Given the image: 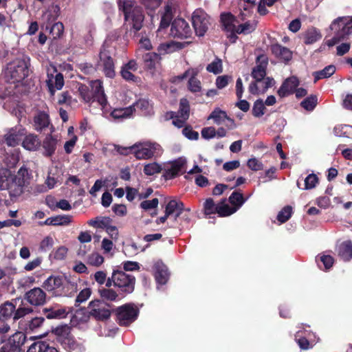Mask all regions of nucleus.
Wrapping results in <instances>:
<instances>
[{
    "label": "nucleus",
    "mask_w": 352,
    "mask_h": 352,
    "mask_svg": "<svg viewBox=\"0 0 352 352\" xmlns=\"http://www.w3.org/2000/svg\"><path fill=\"white\" fill-rule=\"evenodd\" d=\"M187 43H181L170 41L160 44L157 47V51L160 54H165L173 52L176 50L182 49L186 46Z\"/></svg>",
    "instance_id": "a878e982"
},
{
    "label": "nucleus",
    "mask_w": 352,
    "mask_h": 352,
    "mask_svg": "<svg viewBox=\"0 0 352 352\" xmlns=\"http://www.w3.org/2000/svg\"><path fill=\"white\" fill-rule=\"evenodd\" d=\"M64 26L60 22L55 23L50 28V34L54 38H59L63 33Z\"/></svg>",
    "instance_id": "5fc2aeb1"
},
{
    "label": "nucleus",
    "mask_w": 352,
    "mask_h": 352,
    "mask_svg": "<svg viewBox=\"0 0 352 352\" xmlns=\"http://www.w3.org/2000/svg\"><path fill=\"white\" fill-rule=\"evenodd\" d=\"M171 19V9L168 6H167L165 7L164 13L162 16L158 32H161L164 29H166L170 25Z\"/></svg>",
    "instance_id": "4c0bfd02"
},
{
    "label": "nucleus",
    "mask_w": 352,
    "mask_h": 352,
    "mask_svg": "<svg viewBox=\"0 0 352 352\" xmlns=\"http://www.w3.org/2000/svg\"><path fill=\"white\" fill-rule=\"evenodd\" d=\"M318 182H319L318 177L316 174H314V173L309 174L305 179V187L302 189L303 190L313 189L318 184Z\"/></svg>",
    "instance_id": "49530a36"
},
{
    "label": "nucleus",
    "mask_w": 352,
    "mask_h": 352,
    "mask_svg": "<svg viewBox=\"0 0 352 352\" xmlns=\"http://www.w3.org/2000/svg\"><path fill=\"white\" fill-rule=\"evenodd\" d=\"M41 146V141L36 135L30 133L23 140L22 146L30 151H36Z\"/></svg>",
    "instance_id": "393cba45"
},
{
    "label": "nucleus",
    "mask_w": 352,
    "mask_h": 352,
    "mask_svg": "<svg viewBox=\"0 0 352 352\" xmlns=\"http://www.w3.org/2000/svg\"><path fill=\"white\" fill-rule=\"evenodd\" d=\"M14 310L15 306L12 302H7L1 307V313L3 318H8L11 316Z\"/></svg>",
    "instance_id": "bf43d9fd"
},
{
    "label": "nucleus",
    "mask_w": 352,
    "mask_h": 352,
    "mask_svg": "<svg viewBox=\"0 0 352 352\" xmlns=\"http://www.w3.org/2000/svg\"><path fill=\"white\" fill-rule=\"evenodd\" d=\"M198 73L199 69L197 68L188 69L183 74L173 78L172 82L177 85L179 82L186 80L188 88H201V82L197 78Z\"/></svg>",
    "instance_id": "2eb2a0df"
},
{
    "label": "nucleus",
    "mask_w": 352,
    "mask_h": 352,
    "mask_svg": "<svg viewBox=\"0 0 352 352\" xmlns=\"http://www.w3.org/2000/svg\"><path fill=\"white\" fill-rule=\"evenodd\" d=\"M32 309L29 307H19L15 311L13 319L14 320L25 316V315L31 313Z\"/></svg>",
    "instance_id": "e2e57ef3"
},
{
    "label": "nucleus",
    "mask_w": 352,
    "mask_h": 352,
    "mask_svg": "<svg viewBox=\"0 0 352 352\" xmlns=\"http://www.w3.org/2000/svg\"><path fill=\"white\" fill-rule=\"evenodd\" d=\"M80 94L86 102H98L103 111V113L106 114L104 108L107 103L106 96L103 89H79Z\"/></svg>",
    "instance_id": "ddd939ff"
},
{
    "label": "nucleus",
    "mask_w": 352,
    "mask_h": 352,
    "mask_svg": "<svg viewBox=\"0 0 352 352\" xmlns=\"http://www.w3.org/2000/svg\"><path fill=\"white\" fill-rule=\"evenodd\" d=\"M46 83L48 88H62L64 86L63 76L60 73H57L54 65H50V67L47 69Z\"/></svg>",
    "instance_id": "aec40b11"
},
{
    "label": "nucleus",
    "mask_w": 352,
    "mask_h": 352,
    "mask_svg": "<svg viewBox=\"0 0 352 352\" xmlns=\"http://www.w3.org/2000/svg\"><path fill=\"white\" fill-rule=\"evenodd\" d=\"M90 316L89 311H87L83 309H78L72 317L71 323L74 326L86 323L88 322Z\"/></svg>",
    "instance_id": "c756f323"
},
{
    "label": "nucleus",
    "mask_w": 352,
    "mask_h": 352,
    "mask_svg": "<svg viewBox=\"0 0 352 352\" xmlns=\"http://www.w3.org/2000/svg\"><path fill=\"white\" fill-rule=\"evenodd\" d=\"M322 37L320 32L314 28L308 29L304 35V41L306 44H312L319 41Z\"/></svg>",
    "instance_id": "f704fd0d"
},
{
    "label": "nucleus",
    "mask_w": 352,
    "mask_h": 352,
    "mask_svg": "<svg viewBox=\"0 0 352 352\" xmlns=\"http://www.w3.org/2000/svg\"><path fill=\"white\" fill-rule=\"evenodd\" d=\"M186 160L179 157L165 165V175L167 179H172L185 171Z\"/></svg>",
    "instance_id": "dca6fc26"
},
{
    "label": "nucleus",
    "mask_w": 352,
    "mask_h": 352,
    "mask_svg": "<svg viewBox=\"0 0 352 352\" xmlns=\"http://www.w3.org/2000/svg\"><path fill=\"white\" fill-rule=\"evenodd\" d=\"M30 58L25 55L15 58L7 65L3 76L0 79L1 84L4 88H19L23 85V80L28 75Z\"/></svg>",
    "instance_id": "f257e3e1"
},
{
    "label": "nucleus",
    "mask_w": 352,
    "mask_h": 352,
    "mask_svg": "<svg viewBox=\"0 0 352 352\" xmlns=\"http://www.w3.org/2000/svg\"><path fill=\"white\" fill-rule=\"evenodd\" d=\"M55 333L58 336V342L66 350H81V347L71 335L70 328L68 326L65 325L57 327L55 329Z\"/></svg>",
    "instance_id": "9b49d317"
},
{
    "label": "nucleus",
    "mask_w": 352,
    "mask_h": 352,
    "mask_svg": "<svg viewBox=\"0 0 352 352\" xmlns=\"http://www.w3.org/2000/svg\"><path fill=\"white\" fill-rule=\"evenodd\" d=\"M88 308L90 316L97 320H106L111 316V311L103 300H92L89 302Z\"/></svg>",
    "instance_id": "f8f14e48"
},
{
    "label": "nucleus",
    "mask_w": 352,
    "mask_h": 352,
    "mask_svg": "<svg viewBox=\"0 0 352 352\" xmlns=\"http://www.w3.org/2000/svg\"><path fill=\"white\" fill-rule=\"evenodd\" d=\"M129 149L138 160H148L157 157L162 153V146L151 141L137 142L129 146Z\"/></svg>",
    "instance_id": "39448f33"
},
{
    "label": "nucleus",
    "mask_w": 352,
    "mask_h": 352,
    "mask_svg": "<svg viewBox=\"0 0 352 352\" xmlns=\"http://www.w3.org/2000/svg\"><path fill=\"white\" fill-rule=\"evenodd\" d=\"M271 51L276 57L284 62H288L292 58V51L278 43L272 45Z\"/></svg>",
    "instance_id": "5701e85b"
},
{
    "label": "nucleus",
    "mask_w": 352,
    "mask_h": 352,
    "mask_svg": "<svg viewBox=\"0 0 352 352\" xmlns=\"http://www.w3.org/2000/svg\"><path fill=\"white\" fill-rule=\"evenodd\" d=\"M6 180L1 181L0 190H8L11 198L21 196L30 184V175L25 166L19 168L17 173L11 175L8 170H5Z\"/></svg>",
    "instance_id": "7ed1b4c3"
},
{
    "label": "nucleus",
    "mask_w": 352,
    "mask_h": 352,
    "mask_svg": "<svg viewBox=\"0 0 352 352\" xmlns=\"http://www.w3.org/2000/svg\"><path fill=\"white\" fill-rule=\"evenodd\" d=\"M201 136L203 138L209 140L216 137V129L213 126H208L202 129Z\"/></svg>",
    "instance_id": "774afa93"
},
{
    "label": "nucleus",
    "mask_w": 352,
    "mask_h": 352,
    "mask_svg": "<svg viewBox=\"0 0 352 352\" xmlns=\"http://www.w3.org/2000/svg\"><path fill=\"white\" fill-rule=\"evenodd\" d=\"M132 106L133 107L134 109L135 107H136L137 109L142 110L144 113H148L150 112L151 104L147 100L140 99L134 103Z\"/></svg>",
    "instance_id": "6e6d98bb"
},
{
    "label": "nucleus",
    "mask_w": 352,
    "mask_h": 352,
    "mask_svg": "<svg viewBox=\"0 0 352 352\" xmlns=\"http://www.w3.org/2000/svg\"><path fill=\"white\" fill-rule=\"evenodd\" d=\"M111 219L109 217H96V219H90L88 224L96 228H104L110 224Z\"/></svg>",
    "instance_id": "79ce46f5"
},
{
    "label": "nucleus",
    "mask_w": 352,
    "mask_h": 352,
    "mask_svg": "<svg viewBox=\"0 0 352 352\" xmlns=\"http://www.w3.org/2000/svg\"><path fill=\"white\" fill-rule=\"evenodd\" d=\"M192 23L196 34L203 36L210 25V18L204 10L198 8L192 14Z\"/></svg>",
    "instance_id": "9d476101"
},
{
    "label": "nucleus",
    "mask_w": 352,
    "mask_h": 352,
    "mask_svg": "<svg viewBox=\"0 0 352 352\" xmlns=\"http://www.w3.org/2000/svg\"><path fill=\"white\" fill-rule=\"evenodd\" d=\"M100 59L103 64V70L107 77L113 78L115 75L114 63L113 59L104 47L100 52Z\"/></svg>",
    "instance_id": "412c9836"
},
{
    "label": "nucleus",
    "mask_w": 352,
    "mask_h": 352,
    "mask_svg": "<svg viewBox=\"0 0 352 352\" xmlns=\"http://www.w3.org/2000/svg\"><path fill=\"white\" fill-rule=\"evenodd\" d=\"M299 85V80L297 77L292 76L286 78L280 88H297Z\"/></svg>",
    "instance_id": "4d7b16f0"
},
{
    "label": "nucleus",
    "mask_w": 352,
    "mask_h": 352,
    "mask_svg": "<svg viewBox=\"0 0 352 352\" xmlns=\"http://www.w3.org/2000/svg\"><path fill=\"white\" fill-rule=\"evenodd\" d=\"M113 283L122 292L131 294L135 288V278L122 270H113Z\"/></svg>",
    "instance_id": "0eeeda50"
},
{
    "label": "nucleus",
    "mask_w": 352,
    "mask_h": 352,
    "mask_svg": "<svg viewBox=\"0 0 352 352\" xmlns=\"http://www.w3.org/2000/svg\"><path fill=\"white\" fill-rule=\"evenodd\" d=\"M229 201L234 206L233 208H237L238 210L245 203V199L243 198L242 193L234 191L230 196Z\"/></svg>",
    "instance_id": "e433bc0d"
},
{
    "label": "nucleus",
    "mask_w": 352,
    "mask_h": 352,
    "mask_svg": "<svg viewBox=\"0 0 352 352\" xmlns=\"http://www.w3.org/2000/svg\"><path fill=\"white\" fill-rule=\"evenodd\" d=\"M218 204H215L212 199H207L204 203V212L206 215L217 213Z\"/></svg>",
    "instance_id": "603ef678"
},
{
    "label": "nucleus",
    "mask_w": 352,
    "mask_h": 352,
    "mask_svg": "<svg viewBox=\"0 0 352 352\" xmlns=\"http://www.w3.org/2000/svg\"><path fill=\"white\" fill-rule=\"evenodd\" d=\"M265 76V67L257 65L252 71V78H253V80L249 85V88H258L261 86L260 84L262 82L261 80L264 79Z\"/></svg>",
    "instance_id": "bb28decb"
},
{
    "label": "nucleus",
    "mask_w": 352,
    "mask_h": 352,
    "mask_svg": "<svg viewBox=\"0 0 352 352\" xmlns=\"http://www.w3.org/2000/svg\"><path fill=\"white\" fill-rule=\"evenodd\" d=\"M134 112L133 106H129L125 108H116L114 109L111 113L110 116L114 120H124L130 118Z\"/></svg>",
    "instance_id": "cd10ccee"
},
{
    "label": "nucleus",
    "mask_w": 352,
    "mask_h": 352,
    "mask_svg": "<svg viewBox=\"0 0 352 352\" xmlns=\"http://www.w3.org/2000/svg\"><path fill=\"white\" fill-rule=\"evenodd\" d=\"M46 293L40 287H34L27 292L25 299L33 306H41L46 302Z\"/></svg>",
    "instance_id": "6ab92c4d"
},
{
    "label": "nucleus",
    "mask_w": 352,
    "mask_h": 352,
    "mask_svg": "<svg viewBox=\"0 0 352 352\" xmlns=\"http://www.w3.org/2000/svg\"><path fill=\"white\" fill-rule=\"evenodd\" d=\"M221 21L225 30L230 32V39L234 41L236 38L235 30L236 27L234 24V16L230 13H223L221 15Z\"/></svg>",
    "instance_id": "4be33fe9"
},
{
    "label": "nucleus",
    "mask_w": 352,
    "mask_h": 352,
    "mask_svg": "<svg viewBox=\"0 0 352 352\" xmlns=\"http://www.w3.org/2000/svg\"><path fill=\"white\" fill-rule=\"evenodd\" d=\"M118 6L124 15L125 21L135 32L139 31L144 19L142 10L131 0L119 1Z\"/></svg>",
    "instance_id": "20e7f679"
},
{
    "label": "nucleus",
    "mask_w": 352,
    "mask_h": 352,
    "mask_svg": "<svg viewBox=\"0 0 352 352\" xmlns=\"http://www.w3.org/2000/svg\"><path fill=\"white\" fill-rule=\"evenodd\" d=\"M208 120H212L217 125L225 124L229 129H234L236 126L234 120L229 118L226 111L218 107L211 112Z\"/></svg>",
    "instance_id": "f3484780"
},
{
    "label": "nucleus",
    "mask_w": 352,
    "mask_h": 352,
    "mask_svg": "<svg viewBox=\"0 0 352 352\" xmlns=\"http://www.w3.org/2000/svg\"><path fill=\"white\" fill-rule=\"evenodd\" d=\"M145 66L148 69H153L160 60V54L155 52H147L143 56Z\"/></svg>",
    "instance_id": "72a5a7b5"
},
{
    "label": "nucleus",
    "mask_w": 352,
    "mask_h": 352,
    "mask_svg": "<svg viewBox=\"0 0 352 352\" xmlns=\"http://www.w3.org/2000/svg\"><path fill=\"white\" fill-rule=\"evenodd\" d=\"M104 262L103 256L98 252H93L87 257V263L93 266L98 267Z\"/></svg>",
    "instance_id": "de8ad7c7"
},
{
    "label": "nucleus",
    "mask_w": 352,
    "mask_h": 352,
    "mask_svg": "<svg viewBox=\"0 0 352 352\" xmlns=\"http://www.w3.org/2000/svg\"><path fill=\"white\" fill-rule=\"evenodd\" d=\"M296 340L300 349L306 350L310 347V344L307 338L305 337H302L300 334V331H298L296 333Z\"/></svg>",
    "instance_id": "0e129e2a"
},
{
    "label": "nucleus",
    "mask_w": 352,
    "mask_h": 352,
    "mask_svg": "<svg viewBox=\"0 0 352 352\" xmlns=\"http://www.w3.org/2000/svg\"><path fill=\"white\" fill-rule=\"evenodd\" d=\"M330 28L335 36L332 38V45L340 40L346 38L352 33V16H342L335 19L331 24Z\"/></svg>",
    "instance_id": "423d86ee"
},
{
    "label": "nucleus",
    "mask_w": 352,
    "mask_h": 352,
    "mask_svg": "<svg viewBox=\"0 0 352 352\" xmlns=\"http://www.w3.org/2000/svg\"><path fill=\"white\" fill-rule=\"evenodd\" d=\"M56 226L68 225L72 222V217L70 215H57L54 217Z\"/></svg>",
    "instance_id": "052dcab7"
},
{
    "label": "nucleus",
    "mask_w": 352,
    "mask_h": 352,
    "mask_svg": "<svg viewBox=\"0 0 352 352\" xmlns=\"http://www.w3.org/2000/svg\"><path fill=\"white\" fill-rule=\"evenodd\" d=\"M256 24L254 23L245 22L238 25L236 28L235 33L238 34H249L255 29Z\"/></svg>",
    "instance_id": "8fccbe9b"
},
{
    "label": "nucleus",
    "mask_w": 352,
    "mask_h": 352,
    "mask_svg": "<svg viewBox=\"0 0 352 352\" xmlns=\"http://www.w3.org/2000/svg\"><path fill=\"white\" fill-rule=\"evenodd\" d=\"M184 210V204L176 200L170 201L166 205L165 212L167 215H170L176 212L175 219H177Z\"/></svg>",
    "instance_id": "2f4dec72"
},
{
    "label": "nucleus",
    "mask_w": 352,
    "mask_h": 352,
    "mask_svg": "<svg viewBox=\"0 0 352 352\" xmlns=\"http://www.w3.org/2000/svg\"><path fill=\"white\" fill-rule=\"evenodd\" d=\"M158 204H159L158 199L154 198L151 200L143 201L140 204V208L145 210H151V209L157 208L158 206Z\"/></svg>",
    "instance_id": "680f3d73"
},
{
    "label": "nucleus",
    "mask_w": 352,
    "mask_h": 352,
    "mask_svg": "<svg viewBox=\"0 0 352 352\" xmlns=\"http://www.w3.org/2000/svg\"><path fill=\"white\" fill-rule=\"evenodd\" d=\"M58 142L57 137L51 134L47 135L42 144L43 148L44 149V155L48 157L52 155L56 149Z\"/></svg>",
    "instance_id": "b1692460"
},
{
    "label": "nucleus",
    "mask_w": 352,
    "mask_h": 352,
    "mask_svg": "<svg viewBox=\"0 0 352 352\" xmlns=\"http://www.w3.org/2000/svg\"><path fill=\"white\" fill-rule=\"evenodd\" d=\"M338 254L344 261L351 260L352 258V243L351 241L343 242L339 247Z\"/></svg>",
    "instance_id": "473e14b6"
},
{
    "label": "nucleus",
    "mask_w": 352,
    "mask_h": 352,
    "mask_svg": "<svg viewBox=\"0 0 352 352\" xmlns=\"http://www.w3.org/2000/svg\"><path fill=\"white\" fill-rule=\"evenodd\" d=\"M68 311L65 308H52L47 310V318H63Z\"/></svg>",
    "instance_id": "a19ab883"
},
{
    "label": "nucleus",
    "mask_w": 352,
    "mask_h": 352,
    "mask_svg": "<svg viewBox=\"0 0 352 352\" xmlns=\"http://www.w3.org/2000/svg\"><path fill=\"white\" fill-rule=\"evenodd\" d=\"M265 104L262 100H257L254 102L252 108V114L254 117L259 118L265 113Z\"/></svg>",
    "instance_id": "09e8293b"
},
{
    "label": "nucleus",
    "mask_w": 352,
    "mask_h": 352,
    "mask_svg": "<svg viewBox=\"0 0 352 352\" xmlns=\"http://www.w3.org/2000/svg\"><path fill=\"white\" fill-rule=\"evenodd\" d=\"M25 341L26 336L21 331L14 333L6 341L1 336L0 338V344H3L0 348V352H21Z\"/></svg>",
    "instance_id": "6e6552de"
},
{
    "label": "nucleus",
    "mask_w": 352,
    "mask_h": 352,
    "mask_svg": "<svg viewBox=\"0 0 352 352\" xmlns=\"http://www.w3.org/2000/svg\"><path fill=\"white\" fill-rule=\"evenodd\" d=\"M192 31L189 24L183 19H175L170 28V34L173 37L187 38L190 36Z\"/></svg>",
    "instance_id": "4468645a"
},
{
    "label": "nucleus",
    "mask_w": 352,
    "mask_h": 352,
    "mask_svg": "<svg viewBox=\"0 0 352 352\" xmlns=\"http://www.w3.org/2000/svg\"><path fill=\"white\" fill-rule=\"evenodd\" d=\"M206 69L208 72L214 74L221 73L223 69L221 60L216 58L211 63L208 65Z\"/></svg>",
    "instance_id": "a18cd8bd"
},
{
    "label": "nucleus",
    "mask_w": 352,
    "mask_h": 352,
    "mask_svg": "<svg viewBox=\"0 0 352 352\" xmlns=\"http://www.w3.org/2000/svg\"><path fill=\"white\" fill-rule=\"evenodd\" d=\"M99 293L103 300L109 301H114L118 296V294L114 290L109 288L100 289H99Z\"/></svg>",
    "instance_id": "c03bdc74"
},
{
    "label": "nucleus",
    "mask_w": 352,
    "mask_h": 352,
    "mask_svg": "<svg viewBox=\"0 0 352 352\" xmlns=\"http://www.w3.org/2000/svg\"><path fill=\"white\" fill-rule=\"evenodd\" d=\"M45 342L43 341L34 342L29 346L27 352H44Z\"/></svg>",
    "instance_id": "338daca9"
},
{
    "label": "nucleus",
    "mask_w": 352,
    "mask_h": 352,
    "mask_svg": "<svg viewBox=\"0 0 352 352\" xmlns=\"http://www.w3.org/2000/svg\"><path fill=\"white\" fill-rule=\"evenodd\" d=\"M138 314V309L133 304H125L116 309L117 320L122 326H128L133 322Z\"/></svg>",
    "instance_id": "1a4fd4ad"
},
{
    "label": "nucleus",
    "mask_w": 352,
    "mask_h": 352,
    "mask_svg": "<svg viewBox=\"0 0 352 352\" xmlns=\"http://www.w3.org/2000/svg\"><path fill=\"white\" fill-rule=\"evenodd\" d=\"M50 124V118L48 114L45 112H39L34 118V129L41 131L47 128Z\"/></svg>",
    "instance_id": "c85d7f7f"
},
{
    "label": "nucleus",
    "mask_w": 352,
    "mask_h": 352,
    "mask_svg": "<svg viewBox=\"0 0 352 352\" xmlns=\"http://www.w3.org/2000/svg\"><path fill=\"white\" fill-rule=\"evenodd\" d=\"M167 116H169L170 118L173 119V124L178 128L182 127L188 120L184 119V118H179V116L176 115V112L173 111L168 113Z\"/></svg>",
    "instance_id": "13d9d810"
},
{
    "label": "nucleus",
    "mask_w": 352,
    "mask_h": 352,
    "mask_svg": "<svg viewBox=\"0 0 352 352\" xmlns=\"http://www.w3.org/2000/svg\"><path fill=\"white\" fill-rule=\"evenodd\" d=\"M336 67L333 65H329L325 67L324 69L316 72L314 73L315 81L322 79L327 78L331 76L336 72Z\"/></svg>",
    "instance_id": "c9c22d12"
},
{
    "label": "nucleus",
    "mask_w": 352,
    "mask_h": 352,
    "mask_svg": "<svg viewBox=\"0 0 352 352\" xmlns=\"http://www.w3.org/2000/svg\"><path fill=\"white\" fill-rule=\"evenodd\" d=\"M318 103V98L316 95H311L304 99L300 104L307 111H312Z\"/></svg>",
    "instance_id": "37998d69"
},
{
    "label": "nucleus",
    "mask_w": 352,
    "mask_h": 352,
    "mask_svg": "<svg viewBox=\"0 0 352 352\" xmlns=\"http://www.w3.org/2000/svg\"><path fill=\"white\" fill-rule=\"evenodd\" d=\"M190 113L189 102L186 98H182L179 102V108L176 115L179 116V118H184V119H188Z\"/></svg>",
    "instance_id": "58836bf2"
},
{
    "label": "nucleus",
    "mask_w": 352,
    "mask_h": 352,
    "mask_svg": "<svg viewBox=\"0 0 352 352\" xmlns=\"http://www.w3.org/2000/svg\"><path fill=\"white\" fill-rule=\"evenodd\" d=\"M155 268V278L156 282L160 285L166 284L169 275L166 267L162 263H157Z\"/></svg>",
    "instance_id": "7c9ffc66"
},
{
    "label": "nucleus",
    "mask_w": 352,
    "mask_h": 352,
    "mask_svg": "<svg viewBox=\"0 0 352 352\" xmlns=\"http://www.w3.org/2000/svg\"><path fill=\"white\" fill-rule=\"evenodd\" d=\"M183 135L190 140H196L199 138L198 132L192 130L190 126H186L182 130Z\"/></svg>",
    "instance_id": "69168bd1"
},
{
    "label": "nucleus",
    "mask_w": 352,
    "mask_h": 352,
    "mask_svg": "<svg viewBox=\"0 0 352 352\" xmlns=\"http://www.w3.org/2000/svg\"><path fill=\"white\" fill-rule=\"evenodd\" d=\"M292 208L289 206L284 207L278 214L277 219L280 223L286 222L292 216Z\"/></svg>",
    "instance_id": "3c124183"
},
{
    "label": "nucleus",
    "mask_w": 352,
    "mask_h": 352,
    "mask_svg": "<svg viewBox=\"0 0 352 352\" xmlns=\"http://www.w3.org/2000/svg\"><path fill=\"white\" fill-rule=\"evenodd\" d=\"M161 171V166L157 163L153 162L144 166V173L146 175H153Z\"/></svg>",
    "instance_id": "864d4df0"
},
{
    "label": "nucleus",
    "mask_w": 352,
    "mask_h": 352,
    "mask_svg": "<svg viewBox=\"0 0 352 352\" xmlns=\"http://www.w3.org/2000/svg\"><path fill=\"white\" fill-rule=\"evenodd\" d=\"M25 135V130L21 126L9 129L4 135V142L9 146H15L19 144L23 136Z\"/></svg>",
    "instance_id": "a211bd4d"
},
{
    "label": "nucleus",
    "mask_w": 352,
    "mask_h": 352,
    "mask_svg": "<svg viewBox=\"0 0 352 352\" xmlns=\"http://www.w3.org/2000/svg\"><path fill=\"white\" fill-rule=\"evenodd\" d=\"M79 278L65 275H52L43 283V287L54 296H72L78 289Z\"/></svg>",
    "instance_id": "f03ea898"
},
{
    "label": "nucleus",
    "mask_w": 352,
    "mask_h": 352,
    "mask_svg": "<svg viewBox=\"0 0 352 352\" xmlns=\"http://www.w3.org/2000/svg\"><path fill=\"white\" fill-rule=\"evenodd\" d=\"M237 208H233L223 201L218 204L217 213H218L220 217H227L234 214Z\"/></svg>",
    "instance_id": "ea45409f"
}]
</instances>
